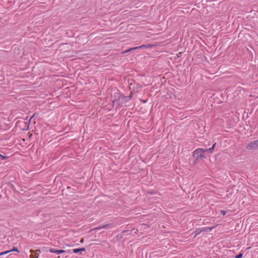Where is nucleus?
I'll return each mask as SVG.
<instances>
[{"label":"nucleus","mask_w":258,"mask_h":258,"mask_svg":"<svg viewBox=\"0 0 258 258\" xmlns=\"http://www.w3.org/2000/svg\"><path fill=\"white\" fill-rule=\"evenodd\" d=\"M216 143H215L212 146V147H211V149L213 150V151H214V149H215V146H216Z\"/></svg>","instance_id":"15"},{"label":"nucleus","mask_w":258,"mask_h":258,"mask_svg":"<svg viewBox=\"0 0 258 258\" xmlns=\"http://www.w3.org/2000/svg\"><path fill=\"white\" fill-rule=\"evenodd\" d=\"M135 49H133V48H130V49H126L125 50V51H124L123 52V53H127V52H130V51L132 50H135Z\"/></svg>","instance_id":"12"},{"label":"nucleus","mask_w":258,"mask_h":258,"mask_svg":"<svg viewBox=\"0 0 258 258\" xmlns=\"http://www.w3.org/2000/svg\"><path fill=\"white\" fill-rule=\"evenodd\" d=\"M214 227H204L203 228L204 231H211Z\"/></svg>","instance_id":"8"},{"label":"nucleus","mask_w":258,"mask_h":258,"mask_svg":"<svg viewBox=\"0 0 258 258\" xmlns=\"http://www.w3.org/2000/svg\"><path fill=\"white\" fill-rule=\"evenodd\" d=\"M193 156L195 158H196L197 160L200 159L203 157L206 158L205 156L204 149L198 148L194 151Z\"/></svg>","instance_id":"1"},{"label":"nucleus","mask_w":258,"mask_h":258,"mask_svg":"<svg viewBox=\"0 0 258 258\" xmlns=\"http://www.w3.org/2000/svg\"><path fill=\"white\" fill-rule=\"evenodd\" d=\"M258 148V140L248 144L246 146L248 150H253Z\"/></svg>","instance_id":"2"},{"label":"nucleus","mask_w":258,"mask_h":258,"mask_svg":"<svg viewBox=\"0 0 258 258\" xmlns=\"http://www.w3.org/2000/svg\"><path fill=\"white\" fill-rule=\"evenodd\" d=\"M6 158V156H4L3 155L0 154V160H3Z\"/></svg>","instance_id":"14"},{"label":"nucleus","mask_w":258,"mask_h":258,"mask_svg":"<svg viewBox=\"0 0 258 258\" xmlns=\"http://www.w3.org/2000/svg\"><path fill=\"white\" fill-rule=\"evenodd\" d=\"M85 248H75L73 249V251L74 253H79V252L81 251H85Z\"/></svg>","instance_id":"6"},{"label":"nucleus","mask_w":258,"mask_h":258,"mask_svg":"<svg viewBox=\"0 0 258 258\" xmlns=\"http://www.w3.org/2000/svg\"><path fill=\"white\" fill-rule=\"evenodd\" d=\"M49 251L51 253H54L57 254H61L66 252V251L64 250H56L54 248L50 249Z\"/></svg>","instance_id":"4"},{"label":"nucleus","mask_w":258,"mask_h":258,"mask_svg":"<svg viewBox=\"0 0 258 258\" xmlns=\"http://www.w3.org/2000/svg\"><path fill=\"white\" fill-rule=\"evenodd\" d=\"M221 213L223 215H225L226 214V211H221Z\"/></svg>","instance_id":"16"},{"label":"nucleus","mask_w":258,"mask_h":258,"mask_svg":"<svg viewBox=\"0 0 258 258\" xmlns=\"http://www.w3.org/2000/svg\"><path fill=\"white\" fill-rule=\"evenodd\" d=\"M204 231L203 228H198L195 231V235L194 236V238H195L197 235L200 234L202 232Z\"/></svg>","instance_id":"5"},{"label":"nucleus","mask_w":258,"mask_h":258,"mask_svg":"<svg viewBox=\"0 0 258 258\" xmlns=\"http://www.w3.org/2000/svg\"><path fill=\"white\" fill-rule=\"evenodd\" d=\"M10 251H11H11H17V252H19V250H18V249L16 247H14L13 249L10 250Z\"/></svg>","instance_id":"11"},{"label":"nucleus","mask_w":258,"mask_h":258,"mask_svg":"<svg viewBox=\"0 0 258 258\" xmlns=\"http://www.w3.org/2000/svg\"><path fill=\"white\" fill-rule=\"evenodd\" d=\"M150 46L148 45H140L138 47H133V49H139V48H147V47H149Z\"/></svg>","instance_id":"7"},{"label":"nucleus","mask_w":258,"mask_h":258,"mask_svg":"<svg viewBox=\"0 0 258 258\" xmlns=\"http://www.w3.org/2000/svg\"><path fill=\"white\" fill-rule=\"evenodd\" d=\"M11 251L10 250H7V251H4V252H2L0 253V255H3L4 254H6L9 252H10Z\"/></svg>","instance_id":"10"},{"label":"nucleus","mask_w":258,"mask_h":258,"mask_svg":"<svg viewBox=\"0 0 258 258\" xmlns=\"http://www.w3.org/2000/svg\"><path fill=\"white\" fill-rule=\"evenodd\" d=\"M243 256V254L240 253L235 256V258H241Z\"/></svg>","instance_id":"13"},{"label":"nucleus","mask_w":258,"mask_h":258,"mask_svg":"<svg viewBox=\"0 0 258 258\" xmlns=\"http://www.w3.org/2000/svg\"><path fill=\"white\" fill-rule=\"evenodd\" d=\"M114 226V225L112 224H107L100 226L98 227L95 228L94 229L95 230H99V229H102V228L111 229V228H113Z\"/></svg>","instance_id":"3"},{"label":"nucleus","mask_w":258,"mask_h":258,"mask_svg":"<svg viewBox=\"0 0 258 258\" xmlns=\"http://www.w3.org/2000/svg\"><path fill=\"white\" fill-rule=\"evenodd\" d=\"M58 258H60V256H59L58 257Z\"/></svg>","instance_id":"18"},{"label":"nucleus","mask_w":258,"mask_h":258,"mask_svg":"<svg viewBox=\"0 0 258 258\" xmlns=\"http://www.w3.org/2000/svg\"><path fill=\"white\" fill-rule=\"evenodd\" d=\"M35 115V114L34 113L31 117L30 118V120L34 116V115Z\"/></svg>","instance_id":"17"},{"label":"nucleus","mask_w":258,"mask_h":258,"mask_svg":"<svg viewBox=\"0 0 258 258\" xmlns=\"http://www.w3.org/2000/svg\"><path fill=\"white\" fill-rule=\"evenodd\" d=\"M204 151H205V153L206 152H208V153H213V150L211 149V148H208V149H204Z\"/></svg>","instance_id":"9"}]
</instances>
